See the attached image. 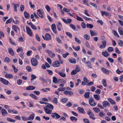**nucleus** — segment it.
<instances>
[{"mask_svg":"<svg viewBox=\"0 0 123 123\" xmlns=\"http://www.w3.org/2000/svg\"><path fill=\"white\" fill-rule=\"evenodd\" d=\"M26 69L29 72H30L32 71L31 68L29 66H28L26 67Z\"/></svg>","mask_w":123,"mask_h":123,"instance_id":"nucleus-47","label":"nucleus"},{"mask_svg":"<svg viewBox=\"0 0 123 123\" xmlns=\"http://www.w3.org/2000/svg\"><path fill=\"white\" fill-rule=\"evenodd\" d=\"M72 48L75 50L76 51H79L80 49V46H78L77 47H75L74 46H72Z\"/></svg>","mask_w":123,"mask_h":123,"instance_id":"nucleus-48","label":"nucleus"},{"mask_svg":"<svg viewBox=\"0 0 123 123\" xmlns=\"http://www.w3.org/2000/svg\"><path fill=\"white\" fill-rule=\"evenodd\" d=\"M70 26L73 30H75L76 27L74 25L71 24L70 25Z\"/></svg>","mask_w":123,"mask_h":123,"instance_id":"nucleus-61","label":"nucleus"},{"mask_svg":"<svg viewBox=\"0 0 123 123\" xmlns=\"http://www.w3.org/2000/svg\"><path fill=\"white\" fill-rule=\"evenodd\" d=\"M61 64L59 61H56L53 62L52 66L55 67H58L60 66Z\"/></svg>","mask_w":123,"mask_h":123,"instance_id":"nucleus-3","label":"nucleus"},{"mask_svg":"<svg viewBox=\"0 0 123 123\" xmlns=\"http://www.w3.org/2000/svg\"><path fill=\"white\" fill-rule=\"evenodd\" d=\"M58 74H59L62 77H65L66 76V74L65 73H64L62 72H59L58 73Z\"/></svg>","mask_w":123,"mask_h":123,"instance_id":"nucleus-42","label":"nucleus"},{"mask_svg":"<svg viewBox=\"0 0 123 123\" xmlns=\"http://www.w3.org/2000/svg\"><path fill=\"white\" fill-rule=\"evenodd\" d=\"M113 49L111 47H109L107 49V50L110 52H112L113 50Z\"/></svg>","mask_w":123,"mask_h":123,"instance_id":"nucleus-51","label":"nucleus"},{"mask_svg":"<svg viewBox=\"0 0 123 123\" xmlns=\"http://www.w3.org/2000/svg\"><path fill=\"white\" fill-rule=\"evenodd\" d=\"M65 33L66 35L70 38H71L72 37V34L70 32H66Z\"/></svg>","mask_w":123,"mask_h":123,"instance_id":"nucleus-44","label":"nucleus"},{"mask_svg":"<svg viewBox=\"0 0 123 123\" xmlns=\"http://www.w3.org/2000/svg\"><path fill=\"white\" fill-rule=\"evenodd\" d=\"M102 54L104 56L106 57H107L110 55V54L108 53L106 50L104 52H102Z\"/></svg>","mask_w":123,"mask_h":123,"instance_id":"nucleus-19","label":"nucleus"},{"mask_svg":"<svg viewBox=\"0 0 123 123\" xmlns=\"http://www.w3.org/2000/svg\"><path fill=\"white\" fill-rule=\"evenodd\" d=\"M101 69L103 72L105 74H109V71L106 69L103 68H102Z\"/></svg>","mask_w":123,"mask_h":123,"instance_id":"nucleus-20","label":"nucleus"},{"mask_svg":"<svg viewBox=\"0 0 123 123\" xmlns=\"http://www.w3.org/2000/svg\"><path fill=\"white\" fill-rule=\"evenodd\" d=\"M84 37L87 40H89L90 39L89 37L87 34H85L84 36Z\"/></svg>","mask_w":123,"mask_h":123,"instance_id":"nucleus-57","label":"nucleus"},{"mask_svg":"<svg viewBox=\"0 0 123 123\" xmlns=\"http://www.w3.org/2000/svg\"><path fill=\"white\" fill-rule=\"evenodd\" d=\"M68 61L72 63L75 64L76 63V60L74 58H73L71 59H69Z\"/></svg>","mask_w":123,"mask_h":123,"instance_id":"nucleus-25","label":"nucleus"},{"mask_svg":"<svg viewBox=\"0 0 123 123\" xmlns=\"http://www.w3.org/2000/svg\"><path fill=\"white\" fill-rule=\"evenodd\" d=\"M102 45H99V48L101 49H104L106 47V42L105 40H103L102 42Z\"/></svg>","mask_w":123,"mask_h":123,"instance_id":"nucleus-8","label":"nucleus"},{"mask_svg":"<svg viewBox=\"0 0 123 123\" xmlns=\"http://www.w3.org/2000/svg\"><path fill=\"white\" fill-rule=\"evenodd\" d=\"M57 57L58 58L59 60L60 61V62L61 63V64H63L64 62L63 60H61V56L59 55H57Z\"/></svg>","mask_w":123,"mask_h":123,"instance_id":"nucleus-36","label":"nucleus"},{"mask_svg":"<svg viewBox=\"0 0 123 123\" xmlns=\"http://www.w3.org/2000/svg\"><path fill=\"white\" fill-rule=\"evenodd\" d=\"M58 24L57 25V27L58 30L60 31L62 28V25L60 22H58Z\"/></svg>","mask_w":123,"mask_h":123,"instance_id":"nucleus-15","label":"nucleus"},{"mask_svg":"<svg viewBox=\"0 0 123 123\" xmlns=\"http://www.w3.org/2000/svg\"><path fill=\"white\" fill-rule=\"evenodd\" d=\"M61 102L63 103H65L67 102L68 99L67 98H65L61 100Z\"/></svg>","mask_w":123,"mask_h":123,"instance_id":"nucleus-37","label":"nucleus"},{"mask_svg":"<svg viewBox=\"0 0 123 123\" xmlns=\"http://www.w3.org/2000/svg\"><path fill=\"white\" fill-rule=\"evenodd\" d=\"M9 40L10 41V42L11 44L15 46L16 45V44L15 43L12 41L11 38L10 37L9 38Z\"/></svg>","mask_w":123,"mask_h":123,"instance_id":"nucleus-50","label":"nucleus"},{"mask_svg":"<svg viewBox=\"0 0 123 123\" xmlns=\"http://www.w3.org/2000/svg\"><path fill=\"white\" fill-rule=\"evenodd\" d=\"M45 9H46L48 12L50 11V8L49 6L48 5H46L45 7Z\"/></svg>","mask_w":123,"mask_h":123,"instance_id":"nucleus-63","label":"nucleus"},{"mask_svg":"<svg viewBox=\"0 0 123 123\" xmlns=\"http://www.w3.org/2000/svg\"><path fill=\"white\" fill-rule=\"evenodd\" d=\"M52 102L55 104H57L58 103L57 100L56 98H55L53 100Z\"/></svg>","mask_w":123,"mask_h":123,"instance_id":"nucleus-64","label":"nucleus"},{"mask_svg":"<svg viewBox=\"0 0 123 123\" xmlns=\"http://www.w3.org/2000/svg\"><path fill=\"white\" fill-rule=\"evenodd\" d=\"M8 53L11 55L14 56V53L12 48H9L8 49Z\"/></svg>","mask_w":123,"mask_h":123,"instance_id":"nucleus-12","label":"nucleus"},{"mask_svg":"<svg viewBox=\"0 0 123 123\" xmlns=\"http://www.w3.org/2000/svg\"><path fill=\"white\" fill-rule=\"evenodd\" d=\"M30 96L31 98H33L34 99L36 100L38 98L33 93H30Z\"/></svg>","mask_w":123,"mask_h":123,"instance_id":"nucleus-26","label":"nucleus"},{"mask_svg":"<svg viewBox=\"0 0 123 123\" xmlns=\"http://www.w3.org/2000/svg\"><path fill=\"white\" fill-rule=\"evenodd\" d=\"M118 44L121 47L123 46V41L122 40H119L118 41Z\"/></svg>","mask_w":123,"mask_h":123,"instance_id":"nucleus-39","label":"nucleus"},{"mask_svg":"<svg viewBox=\"0 0 123 123\" xmlns=\"http://www.w3.org/2000/svg\"><path fill=\"white\" fill-rule=\"evenodd\" d=\"M83 121L85 123H90L89 120L87 118H84Z\"/></svg>","mask_w":123,"mask_h":123,"instance_id":"nucleus-60","label":"nucleus"},{"mask_svg":"<svg viewBox=\"0 0 123 123\" xmlns=\"http://www.w3.org/2000/svg\"><path fill=\"white\" fill-rule=\"evenodd\" d=\"M0 80L3 84L7 85L8 84L9 82L7 80L1 77L0 78Z\"/></svg>","mask_w":123,"mask_h":123,"instance_id":"nucleus-11","label":"nucleus"},{"mask_svg":"<svg viewBox=\"0 0 123 123\" xmlns=\"http://www.w3.org/2000/svg\"><path fill=\"white\" fill-rule=\"evenodd\" d=\"M48 104L47 106H46V107L47 108L48 107L51 110H53V109L54 106L53 105L51 104H49H49Z\"/></svg>","mask_w":123,"mask_h":123,"instance_id":"nucleus-31","label":"nucleus"},{"mask_svg":"<svg viewBox=\"0 0 123 123\" xmlns=\"http://www.w3.org/2000/svg\"><path fill=\"white\" fill-rule=\"evenodd\" d=\"M26 32L28 34H29L30 37L32 36V33L31 29L28 26H26Z\"/></svg>","mask_w":123,"mask_h":123,"instance_id":"nucleus-4","label":"nucleus"},{"mask_svg":"<svg viewBox=\"0 0 123 123\" xmlns=\"http://www.w3.org/2000/svg\"><path fill=\"white\" fill-rule=\"evenodd\" d=\"M89 102L90 105L92 106H94L96 105L95 103L94 102L93 99L92 98H90L89 99Z\"/></svg>","mask_w":123,"mask_h":123,"instance_id":"nucleus-9","label":"nucleus"},{"mask_svg":"<svg viewBox=\"0 0 123 123\" xmlns=\"http://www.w3.org/2000/svg\"><path fill=\"white\" fill-rule=\"evenodd\" d=\"M101 15L102 16H103L105 15L106 16H109V13L108 12L104 11H101Z\"/></svg>","mask_w":123,"mask_h":123,"instance_id":"nucleus-17","label":"nucleus"},{"mask_svg":"<svg viewBox=\"0 0 123 123\" xmlns=\"http://www.w3.org/2000/svg\"><path fill=\"white\" fill-rule=\"evenodd\" d=\"M2 114L4 116H5L8 114L6 110L4 109H2L1 110Z\"/></svg>","mask_w":123,"mask_h":123,"instance_id":"nucleus-24","label":"nucleus"},{"mask_svg":"<svg viewBox=\"0 0 123 123\" xmlns=\"http://www.w3.org/2000/svg\"><path fill=\"white\" fill-rule=\"evenodd\" d=\"M12 29L16 33L17 32V30L20 31L19 28L16 25L12 26Z\"/></svg>","mask_w":123,"mask_h":123,"instance_id":"nucleus-14","label":"nucleus"},{"mask_svg":"<svg viewBox=\"0 0 123 123\" xmlns=\"http://www.w3.org/2000/svg\"><path fill=\"white\" fill-rule=\"evenodd\" d=\"M25 16L26 18L28 19L30 18V14L27 12L25 11L24 12Z\"/></svg>","mask_w":123,"mask_h":123,"instance_id":"nucleus-27","label":"nucleus"},{"mask_svg":"<svg viewBox=\"0 0 123 123\" xmlns=\"http://www.w3.org/2000/svg\"><path fill=\"white\" fill-rule=\"evenodd\" d=\"M51 116L53 118L56 117V119H58L60 118L61 117L56 112L51 113Z\"/></svg>","mask_w":123,"mask_h":123,"instance_id":"nucleus-7","label":"nucleus"},{"mask_svg":"<svg viewBox=\"0 0 123 123\" xmlns=\"http://www.w3.org/2000/svg\"><path fill=\"white\" fill-rule=\"evenodd\" d=\"M34 113H32L28 118V120H33L34 118Z\"/></svg>","mask_w":123,"mask_h":123,"instance_id":"nucleus-23","label":"nucleus"},{"mask_svg":"<svg viewBox=\"0 0 123 123\" xmlns=\"http://www.w3.org/2000/svg\"><path fill=\"white\" fill-rule=\"evenodd\" d=\"M51 28L53 32L55 33H56L57 31L56 29V26L55 24H53L52 25Z\"/></svg>","mask_w":123,"mask_h":123,"instance_id":"nucleus-10","label":"nucleus"},{"mask_svg":"<svg viewBox=\"0 0 123 123\" xmlns=\"http://www.w3.org/2000/svg\"><path fill=\"white\" fill-rule=\"evenodd\" d=\"M56 39L58 43H62L61 40L60 39L59 37H57L56 38Z\"/></svg>","mask_w":123,"mask_h":123,"instance_id":"nucleus-52","label":"nucleus"},{"mask_svg":"<svg viewBox=\"0 0 123 123\" xmlns=\"http://www.w3.org/2000/svg\"><path fill=\"white\" fill-rule=\"evenodd\" d=\"M45 36L46 38V40L48 41L51 39V36L49 34L46 33L45 34Z\"/></svg>","mask_w":123,"mask_h":123,"instance_id":"nucleus-18","label":"nucleus"},{"mask_svg":"<svg viewBox=\"0 0 123 123\" xmlns=\"http://www.w3.org/2000/svg\"><path fill=\"white\" fill-rule=\"evenodd\" d=\"M12 18H10L6 21V24H7L8 23H11L12 22Z\"/></svg>","mask_w":123,"mask_h":123,"instance_id":"nucleus-40","label":"nucleus"},{"mask_svg":"<svg viewBox=\"0 0 123 123\" xmlns=\"http://www.w3.org/2000/svg\"><path fill=\"white\" fill-rule=\"evenodd\" d=\"M66 82L65 81V80H63L62 79H59L58 80V84L60 83H65Z\"/></svg>","mask_w":123,"mask_h":123,"instance_id":"nucleus-38","label":"nucleus"},{"mask_svg":"<svg viewBox=\"0 0 123 123\" xmlns=\"http://www.w3.org/2000/svg\"><path fill=\"white\" fill-rule=\"evenodd\" d=\"M74 39L75 41L78 43L79 44H80L81 42L80 40L78 38L76 37H75Z\"/></svg>","mask_w":123,"mask_h":123,"instance_id":"nucleus-53","label":"nucleus"},{"mask_svg":"<svg viewBox=\"0 0 123 123\" xmlns=\"http://www.w3.org/2000/svg\"><path fill=\"white\" fill-rule=\"evenodd\" d=\"M36 87L32 86H29L26 87V89L27 90H32L35 89Z\"/></svg>","mask_w":123,"mask_h":123,"instance_id":"nucleus-22","label":"nucleus"},{"mask_svg":"<svg viewBox=\"0 0 123 123\" xmlns=\"http://www.w3.org/2000/svg\"><path fill=\"white\" fill-rule=\"evenodd\" d=\"M118 31L121 35H123V30L122 28H119L118 29Z\"/></svg>","mask_w":123,"mask_h":123,"instance_id":"nucleus-29","label":"nucleus"},{"mask_svg":"<svg viewBox=\"0 0 123 123\" xmlns=\"http://www.w3.org/2000/svg\"><path fill=\"white\" fill-rule=\"evenodd\" d=\"M46 52L48 53L49 56L51 58H54L55 56V54L50 50H47Z\"/></svg>","mask_w":123,"mask_h":123,"instance_id":"nucleus-6","label":"nucleus"},{"mask_svg":"<svg viewBox=\"0 0 123 123\" xmlns=\"http://www.w3.org/2000/svg\"><path fill=\"white\" fill-rule=\"evenodd\" d=\"M7 121L9 122H15L16 121L15 120L13 119H12L11 118H7Z\"/></svg>","mask_w":123,"mask_h":123,"instance_id":"nucleus-35","label":"nucleus"},{"mask_svg":"<svg viewBox=\"0 0 123 123\" xmlns=\"http://www.w3.org/2000/svg\"><path fill=\"white\" fill-rule=\"evenodd\" d=\"M81 16L83 17L86 21H91L92 20V19L91 18H88L85 16Z\"/></svg>","mask_w":123,"mask_h":123,"instance_id":"nucleus-43","label":"nucleus"},{"mask_svg":"<svg viewBox=\"0 0 123 123\" xmlns=\"http://www.w3.org/2000/svg\"><path fill=\"white\" fill-rule=\"evenodd\" d=\"M94 98L97 100H99L100 99L99 95L98 94H95L93 95Z\"/></svg>","mask_w":123,"mask_h":123,"instance_id":"nucleus-30","label":"nucleus"},{"mask_svg":"<svg viewBox=\"0 0 123 123\" xmlns=\"http://www.w3.org/2000/svg\"><path fill=\"white\" fill-rule=\"evenodd\" d=\"M112 32L115 36H117L118 37H119V36L118 35L117 32L115 30H112Z\"/></svg>","mask_w":123,"mask_h":123,"instance_id":"nucleus-45","label":"nucleus"},{"mask_svg":"<svg viewBox=\"0 0 123 123\" xmlns=\"http://www.w3.org/2000/svg\"><path fill=\"white\" fill-rule=\"evenodd\" d=\"M103 105L104 107L106 108L107 106H110V104L109 103L106 101H104L103 102Z\"/></svg>","mask_w":123,"mask_h":123,"instance_id":"nucleus-13","label":"nucleus"},{"mask_svg":"<svg viewBox=\"0 0 123 123\" xmlns=\"http://www.w3.org/2000/svg\"><path fill=\"white\" fill-rule=\"evenodd\" d=\"M58 80L56 77H53V82L54 83H58Z\"/></svg>","mask_w":123,"mask_h":123,"instance_id":"nucleus-58","label":"nucleus"},{"mask_svg":"<svg viewBox=\"0 0 123 123\" xmlns=\"http://www.w3.org/2000/svg\"><path fill=\"white\" fill-rule=\"evenodd\" d=\"M18 41L20 42H23L24 41V40L22 36H21L18 38Z\"/></svg>","mask_w":123,"mask_h":123,"instance_id":"nucleus-62","label":"nucleus"},{"mask_svg":"<svg viewBox=\"0 0 123 123\" xmlns=\"http://www.w3.org/2000/svg\"><path fill=\"white\" fill-rule=\"evenodd\" d=\"M87 66L88 68H92V64L91 62L89 61H88L86 62Z\"/></svg>","mask_w":123,"mask_h":123,"instance_id":"nucleus-34","label":"nucleus"},{"mask_svg":"<svg viewBox=\"0 0 123 123\" xmlns=\"http://www.w3.org/2000/svg\"><path fill=\"white\" fill-rule=\"evenodd\" d=\"M31 25L30 26L32 29L33 30H37V28L36 26L33 24L32 23L31 24Z\"/></svg>","mask_w":123,"mask_h":123,"instance_id":"nucleus-33","label":"nucleus"},{"mask_svg":"<svg viewBox=\"0 0 123 123\" xmlns=\"http://www.w3.org/2000/svg\"><path fill=\"white\" fill-rule=\"evenodd\" d=\"M70 119L72 121H73V120L77 121V118L74 117H70Z\"/></svg>","mask_w":123,"mask_h":123,"instance_id":"nucleus-55","label":"nucleus"},{"mask_svg":"<svg viewBox=\"0 0 123 123\" xmlns=\"http://www.w3.org/2000/svg\"><path fill=\"white\" fill-rule=\"evenodd\" d=\"M12 5L14 6L13 11L14 12H17V8L19 7V4H16L14 3L12 4Z\"/></svg>","mask_w":123,"mask_h":123,"instance_id":"nucleus-16","label":"nucleus"},{"mask_svg":"<svg viewBox=\"0 0 123 123\" xmlns=\"http://www.w3.org/2000/svg\"><path fill=\"white\" fill-rule=\"evenodd\" d=\"M77 18L76 19L77 20L79 21H83V18L81 17H79L78 16H76Z\"/></svg>","mask_w":123,"mask_h":123,"instance_id":"nucleus-59","label":"nucleus"},{"mask_svg":"<svg viewBox=\"0 0 123 123\" xmlns=\"http://www.w3.org/2000/svg\"><path fill=\"white\" fill-rule=\"evenodd\" d=\"M78 110L81 113H83L84 112H84V110L82 108L78 107Z\"/></svg>","mask_w":123,"mask_h":123,"instance_id":"nucleus-28","label":"nucleus"},{"mask_svg":"<svg viewBox=\"0 0 123 123\" xmlns=\"http://www.w3.org/2000/svg\"><path fill=\"white\" fill-rule=\"evenodd\" d=\"M43 108L45 110V111L46 112V113L48 114H51L52 111L49 110L48 109L45 108V107H44Z\"/></svg>","mask_w":123,"mask_h":123,"instance_id":"nucleus-21","label":"nucleus"},{"mask_svg":"<svg viewBox=\"0 0 123 123\" xmlns=\"http://www.w3.org/2000/svg\"><path fill=\"white\" fill-rule=\"evenodd\" d=\"M10 60L11 59L10 58L8 57H6L5 58L4 61L5 62H6L9 63L10 62Z\"/></svg>","mask_w":123,"mask_h":123,"instance_id":"nucleus-56","label":"nucleus"},{"mask_svg":"<svg viewBox=\"0 0 123 123\" xmlns=\"http://www.w3.org/2000/svg\"><path fill=\"white\" fill-rule=\"evenodd\" d=\"M94 110L96 113L99 112L100 111V110L98 108H95L93 109Z\"/></svg>","mask_w":123,"mask_h":123,"instance_id":"nucleus-49","label":"nucleus"},{"mask_svg":"<svg viewBox=\"0 0 123 123\" xmlns=\"http://www.w3.org/2000/svg\"><path fill=\"white\" fill-rule=\"evenodd\" d=\"M88 114L89 116L92 119L94 120L95 119V117H94V114L90 110H89V111H87Z\"/></svg>","mask_w":123,"mask_h":123,"instance_id":"nucleus-5","label":"nucleus"},{"mask_svg":"<svg viewBox=\"0 0 123 123\" xmlns=\"http://www.w3.org/2000/svg\"><path fill=\"white\" fill-rule=\"evenodd\" d=\"M25 6L23 5H22L20 6V9L21 12H22L24 11L25 9Z\"/></svg>","mask_w":123,"mask_h":123,"instance_id":"nucleus-46","label":"nucleus"},{"mask_svg":"<svg viewBox=\"0 0 123 123\" xmlns=\"http://www.w3.org/2000/svg\"><path fill=\"white\" fill-rule=\"evenodd\" d=\"M108 99L109 102L112 105L116 104L115 102L112 99L110 98H108Z\"/></svg>","mask_w":123,"mask_h":123,"instance_id":"nucleus-32","label":"nucleus"},{"mask_svg":"<svg viewBox=\"0 0 123 123\" xmlns=\"http://www.w3.org/2000/svg\"><path fill=\"white\" fill-rule=\"evenodd\" d=\"M86 27L87 28H90L91 29L93 27V26L90 24H87Z\"/></svg>","mask_w":123,"mask_h":123,"instance_id":"nucleus-54","label":"nucleus"},{"mask_svg":"<svg viewBox=\"0 0 123 123\" xmlns=\"http://www.w3.org/2000/svg\"><path fill=\"white\" fill-rule=\"evenodd\" d=\"M37 15L40 17L43 18L44 17L43 15L44 12H43V10L41 9H38L37 10Z\"/></svg>","mask_w":123,"mask_h":123,"instance_id":"nucleus-1","label":"nucleus"},{"mask_svg":"<svg viewBox=\"0 0 123 123\" xmlns=\"http://www.w3.org/2000/svg\"><path fill=\"white\" fill-rule=\"evenodd\" d=\"M31 62L32 65L34 67L36 66L37 65V61L34 58H32L31 59Z\"/></svg>","mask_w":123,"mask_h":123,"instance_id":"nucleus-2","label":"nucleus"},{"mask_svg":"<svg viewBox=\"0 0 123 123\" xmlns=\"http://www.w3.org/2000/svg\"><path fill=\"white\" fill-rule=\"evenodd\" d=\"M90 93L89 92H88L85 93L84 96L86 98H89V95Z\"/></svg>","mask_w":123,"mask_h":123,"instance_id":"nucleus-41","label":"nucleus"}]
</instances>
